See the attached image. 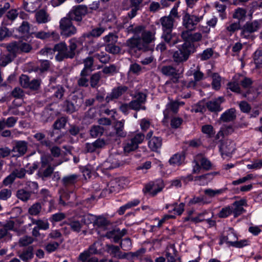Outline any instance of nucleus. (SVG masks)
Masks as SVG:
<instances>
[{"mask_svg":"<svg viewBox=\"0 0 262 262\" xmlns=\"http://www.w3.org/2000/svg\"><path fill=\"white\" fill-rule=\"evenodd\" d=\"M133 32L134 36L127 40V46L131 49L148 50V45L155 40L154 35L150 31L145 30L142 26L136 27Z\"/></svg>","mask_w":262,"mask_h":262,"instance_id":"obj_1","label":"nucleus"},{"mask_svg":"<svg viewBox=\"0 0 262 262\" xmlns=\"http://www.w3.org/2000/svg\"><path fill=\"white\" fill-rule=\"evenodd\" d=\"M262 26L260 20H254L247 21L241 28V37L245 39L254 38L253 33L257 32Z\"/></svg>","mask_w":262,"mask_h":262,"instance_id":"obj_2","label":"nucleus"},{"mask_svg":"<svg viewBox=\"0 0 262 262\" xmlns=\"http://www.w3.org/2000/svg\"><path fill=\"white\" fill-rule=\"evenodd\" d=\"M70 17H63L59 21L60 35L64 37H69L77 33V29L73 24Z\"/></svg>","mask_w":262,"mask_h":262,"instance_id":"obj_3","label":"nucleus"},{"mask_svg":"<svg viewBox=\"0 0 262 262\" xmlns=\"http://www.w3.org/2000/svg\"><path fill=\"white\" fill-rule=\"evenodd\" d=\"M193 163L194 165L192 172L194 173L200 172L202 168L205 170H209L212 166L211 162L202 154L196 155L194 157Z\"/></svg>","mask_w":262,"mask_h":262,"instance_id":"obj_4","label":"nucleus"},{"mask_svg":"<svg viewBox=\"0 0 262 262\" xmlns=\"http://www.w3.org/2000/svg\"><path fill=\"white\" fill-rule=\"evenodd\" d=\"M187 76H193L194 80L189 82L184 81L183 82L184 86L187 88H195L198 82L202 80L204 78V74L200 71L199 67L198 66L195 68L191 67L186 73Z\"/></svg>","mask_w":262,"mask_h":262,"instance_id":"obj_5","label":"nucleus"},{"mask_svg":"<svg viewBox=\"0 0 262 262\" xmlns=\"http://www.w3.org/2000/svg\"><path fill=\"white\" fill-rule=\"evenodd\" d=\"M190 51L188 45L185 42L179 46L178 50L173 53L172 58L175 62L180 63L186 61L188 59Z\"/></svg>","mask_w":262,"mask_h":262,"instance_id":"obj_6","label":"nucleus"},{"mask_svg":"<svg viewBox=\"0 0 262 262\" xmlns=\"http://www.w3.org/2000/svg\"><path fill=\"white\" fill-rule=\"evenodd\" d=\"M202 19V16L186 13L183 17V26L187 30V31H193Z\"/></svg>","mask_w":262,"mask_h":262,"instance_id":"obj_7","label":"nucleus"},{"mask_svg":"<svg viewBox=\"0 0 262 262\" xmlns=\"http://www.w3.org/2000/svg\"><path fill=\"white\" fill-rule=\"evenodd\" d=\"M32 49L29 43L23 41L13 42L7 46L8 51L14 54L23 52L28 53Z\"/></svg>","mask_w":262,"mask_h":262,"instance_id":"obj_8","label":"nucleus"},{"mask_svg":"<svg viewBox=\"0 0 262 262\" xmlns=\"http://www.w3.org/2000/svg\"><path fill=\"white\" fill-rule=\"evenodd\" d=\"M91 13L88 7L85 5H80L74 6L69 12V17L72 20L80 21L82 20V16L88 13Z\"/></svg>","mask_w":262,"mask_h":262,"instance_id":"obj_9","label":"nucleus"},{"mask_svg":"<svg viewBox=\"0 0 262 262\" xmlns=\"http://www.w3.org/2000/svg\"><path fill=\"white\" fill-rule=\"evenodd\" d=\"M164 187L163 182L158 180L154 182H150L145 186L143 189L144 193L154 196L160 192Z\"/></svg>","mask_w":262,"mask_h":262,"instance_id":"obj_10","label":"nucleus"},{"mask_svg":"<svg viewBox=\"0 0 262 262\" xmlns=\"http://www.w3.org/2000/svg\"><path fill=\"white\" fill-rule=\"evenodd\" d=\"M120 156L118 154H112L109 156L107 160L104 162L101 166V168L103 170H111L120 166L121 161Z\"/></svg>","mask_w":262,"mask_h":262,"instance_id":"obj_11","label":"nucleus"},{"mask_svg":"<svg viewBox=\"0 0 262 262\" xmlns=\"http://www.w3.org/2000/svg\"><path fill=\"white\" fill-rule=\"evenodd\" d=\"M169 102L166 104V108L163 111V115L165 119L169 118L170 112L173 114L177 113L179 106L183 105L185 103L183 101H174L169 98Z\"/></svg>","mask_w":262,"mask_h":262,"instance_id":"obj_12","label":"nucleus"},{"mask_svg":"<svg viewBox=\"0 0 262 262\" xmlns=\"http://www.w3.org/2000/svg\"><path fill=\"white\" fill-rule=\"evenodd\" d=\"M227 232L226 235H223L220 237L219 244L222 245L226 244L228 246H232V243L238 239L237 234L234 229L231 228H229Z\"/></svg>","mask_w":262,"mask_h":262,"instance_id":"obj_13","label":"nucleus"},{"mask_svg":"<svg viewBox=\"0 0 262 262\" xmlns=\"http://www.w3.org/2000/svg\"><path fill=\"white\" fill-rule=\"evenodd\" d=\"M85 38V35H82L79 38H72L69 40V47L68 48L67 58H72L75 55V51L77 47V44L82 45Z\"/></svg>","mask_w":262,"mask_h":262,"instance_id":"obj_14","label":"nucleus"},{"mask_svg":"<svg viewBox=\"0 0 262 262\" xmlns=\"http://www.w3.org/2000/svg\"><path fill=\"white\" fill-rule=\"evenodd\" d=\"M127 89L128 88L127 86L122 85L114 88L112 90V92L106 96V101L110 102L114 99H118L124 94L127 91Z\"/></svg>","mask_w":262,"mask_h":262,"instance_id":"obj_15","label":"nucleus"},{"mask_svg":"<svg viewBox=\"0 0 262 262\" xmlns=\"http://www.w3.org/2000/svg\"><path fill=\"white\" fill-rule=\"evenodd\" d=\"M247 206V201L244 199L236 201L232 204L231 206L232 208L233 214L234 217H237L245 212V210L244 209V207Z\"/></svg>","mask_w":262,"mask_h":262,"instance_id":"obj_16","label":"nucleus"},{"mask_svg":"<svg viewBox=\"0 0 262 262\" xmlns=\"http://www.w3.org/2000/svg\"><path fill=\"white\" fill-rule=\"evenodd\" d=\"M54 48L55 52H58V53L55 57L57 61H62L64 58H67L68 47L64 42H61L56 44L54 46Z\"/></svg>","mask_w":262,"mask_h":262,"instance_id":"obj_17","label":"nucleus"},{"mask_svg":"<svg viewBox=\"0 0 262 262\" xmlns=\"http://www.w3.org/2000/svg\"><path fill=\"white\" fill-rule=\"evenodd\" d=\"M224 101V98L219 97L216 99L211 100L206 103V107L211 112H220L222 109L221 104Z\"/></svg>","mask_w":262,"mask_h":262,"instance_id":"obj_18","label":"nucleus"},{"mask_svg":"<svg viewBox=\"0 0 262 262\" xmlns=\"http://www.w3.org/2000/svg\"><path fill=\"white\" fill-rule=\"evenodd\" d=\"M123 178H116L111 180L107 185V187L111 192H118L124 187Z\"/></svg>","mask_w":262,"mask_h":262,"instance_id":"obj_19","label":"nucleus"},{"mask_svg":"<svg viewBox=\"0 0 262 262\" xmlns=\"http://www.w3.org/2000/svg\"><path fill=\"white\" fill-rule=\"evenodd\" d=\"M162 38L169 46H174L180 41L178 35L171 32H163Z\"/></svg>","mask_w":262,"mask_h":262,"instance_id":"obj_20","label":"nucleus"},{"mask_svg":"<svg viewBox=\"0 0 262 262\" xmlns=\"http://www.w3.org/2000/svg\"><path fill=\"white\" fill-rule=\"evenodd\" d=\"M235 150V144L233 141H226L223 142L220 147L222 155L230 156Z\"/></svg>","mask_w":262,"mask_h":262,"instance_id":"obj_21","label":"nucleus"},{"mask_svg":"<svg viewBox=\"0 0 262 262\" xmlns=\"http://www.w3.org/2000/svg\"><path fill=\"white\" fill-rule=\"evenodd\" d=\"M27 150V143L24 141H16L13 147V151L16 154V157L24 155Z\"/></svg>","mask_w":262,"mask_h":262,"instance_id":"obj_22","label":"nucleus"},{"mask_svg":"<svg viewBox=\"0 0 262 262\" xmlns=\"http://www.w3.org/2000/svg\"><path fill=\"white\" fill-rule=\"evenodd\" d=\"M190 31H185L182 32L181 34L182 37L187 41L192 42L199 41L201 40L202 35L201 33H191Z\"/></svg>","mask_w":262,"mask_h":262,"instance_id":"obj_23","label":"nucleus"},{"mask_svg":"<svg viewBox=\"0 0 262 262\" xmlns=\"http://www.w3.org/2000/svg\"><path fill=\"white\" fill-rule=\"evenodd\" d=\"M160 21L162 25L163 32H171L173 27V18H170L168 16L162 17Z\"/></svg>","mask_w":262,"mask_h":262,"instance_id":"obj_24","label":"nucleus"},{"mask_svg":"<svg viewBox=\"0 0 262 262\" xmlns=\"http://www.w3.org/2000/svg\"><path fill=\"white\" fill-rule=\"evenodd\" d=\"M40 3L38 0H24V8L30 12H35L39 7Z\"/></svg>","mask_w":262,"mask_h":262,"instance_id":"obj_25","label":"nucleus"},{"mask_svg":"<svg viewBox=\"0 0 262 262\" xmlns=\"http://www.w3.org/2000/svg\"><path fill=\"white\" fill-rule=\"evenodd\" d=\"M35 19L38 24H46L51 20L49 14L44 10H40L36 12Z\"/></svg>","mask_w":262,"mask_h":262,"instance_id":"obj_26","label":"nucleus"},{"mask_svg":"<svg viewBox=\"0 0 262 262\" xmlns=\"http://www.w3.org/2000/svg\"><path fill=\"white\" fill-rule=\"evenodd\" d=\"M185 158L183 153H176L169 159L168 162L173 166H179L184 162Z\"/></svg>","mask_w":262,"mask_h":262,"instance_id":"obj_27","label":"nucleus"},{"mask_svg":"<svg viewBox=\"0 0 262 262\" xmlns=\"http://www.w3.org/2000/svg\"><path fill=\"white\" fill-rule=\"evenodd\" d=\"M84 68L81 72V75H89L94 69H93L94 60L93 58L88 57L84 61Z\"/></svg>","mask_w":262,"mask_h":262,"instance_id":"obj_28","label":"nucleus"},{"mask_svg":"<svg viewBox=\"0 0 262 262\" xmlns=\"http://www.w3.org/2000/svg\"><path fill=\"white\" fill-rule=\"evenodd\" d=\"M185 204L181 203L179 204H174L172 205H167L166 208L168 210L169 212H173L174 215H181L184 210Z\"/></svg>","mask_w":262,"mask_h":262,"instance_id":"obj_29","label":"nucleus"},{"mask_svg":"<svg viewBox=\"0 0 262 262\" xmlns=\"http://www.w3.org/2000/svg\"><path fill=\"white\" fill-rule=\"evenodd\" d=\"M162 146V139L160 137H153L148 141V147L152 151H157Z\"/></svg>","mask_w":262,"mask_h":262,"instance_id":"obj_30","label":"nucleus"},{"mask_svg":"<svg viewBox=\"0 0 262 262\" xmlns=\"http://www.w3.org/2000/svg\"><path fill=\"white\" fill-rule=\"evenodd\" d=\"M235 117V110L234 108H230L221 115V119L224 122H229L233 121Z\"/></svg>","mask_w":262,"mask_h":262,"instance_id":"obj_31","label":"nucleus"},{"mask_svg":"<svg viewBox=\"0 0 262 262\" xmlns=\"http://www.w3.org/2000/svg\"><path fill=\"white\" fill-rule=\"evenodd\" d=\"M110 224L108 221L102 216H96L94 222V227L105 229L106 227Z\"/></svg>","mask_w":262,"mask_h":262,"instance_id":"obj_32","label":"nucleus"},{"mask_svg":"<svg viewBox=\"0 0 262 262\" xmlns=\"http://www.w3.org/2000/svg\"><path fill=\"white\" fill-rule=\"evenodd\" d=\"M161 72L163 74L166 76H172L175 78L178 77V71L176 68L171 66L163 67L161 69Z\"/></svg>","mask_w":262,"mask_h":262,"instance_id":"obj_33","label":"nucleus"},{"mask_svg":"<svg viewBox=\"0 0 262 262\" xmlns=\"http://www.w3.org/2000/svg\"><path fill=\"white\" fill-rule=\"evenodd\" d=\"M247 11L242 8H238L234 10L232 17L234 19L240 21H244L246 16Z\"/></svg>","mask_w":262,"mask_h":262,"instance_id":"obj_34","label":"nucleus"},{"mask_svg":"<svg viewBox=\"0 0 262 262\" xmlns=\"http://www.w3.org/2000/svg\"><path fill=\"white\" fill-rule=\"evenodd\" d=\"M108 252L112 254L113 256L119 258H123L125 257V254H122L120 251L119 247L114 245L107 246Z\"/></svg>","mask_w":262,"mask_h":262,"instance_id":"obj_35","label":"nucleus"},{"mask_svg":"<svg viewBox=\"0 0 262 262\" xmlns=\"http://www.w3.org/2000/svg\"><path fill=\"white\" fill-rule=\"evenodd\" d=\"M239 83L238 79H236V76H235L234 78V80L228 83L227 88L233 92L242 94Z\"/></svg>","mask_w":262,"mask_h":262,"instance_id":"obj_36","label":"nucleus"},{"mask_svg":"<svg viewBox=\"0 0 262 262\" xmlns=\"http://www.w3.org/2000/svg\"><path fill=\"white\" fill-rule=\"evenodd\" d=\"M258 94L257 90L254 88H250L247 92L242 93L243 96L247 98L249 100H254L258 96Z\"/></svg>","mask_w":262,"mask_h":262,"instance_id":"obj_37","label":"nucleus"},{"mask_svg":"<svg viewBox=\"0 0 262 262\" xmlns=\"http://www.w3.org/2000/svg\"><path fill=\"white\" fill-rule=\"evenodd\" d=\"M124 124V120L117 121L116 124V135L118 137H124L126 135V133L123 131Z\"/></svg>","mask_w":262,"mask_h":262,"instance_id":"obj_38","label":"nucleus"},{"mask_svg":"<svg viewBox=\"0 0 262 262\" xmlns=\"http://www.w3.org/2000/svg\"><path fill=\"white\" fill-rule=\"evenodd\" d=\"M19 256L20 258L24 261H27L32 259L33 256L32 247H29L27 249L24 251Z\"/></svg>","mask_w":262,"mask_h":262,"instance_id":"obj_39","label":"nucleus"},{"mask_svg":"<svg viewBox=\"0 0 262 262\" xmlns=\"http://www.w3.org/2000/svg\"><path fill=\"white\" fill-rule=\"evenodd\" d=\"M105 30V28L104 27H98L93 29L90 33L84 34L82 35H85V37H89L92 36L95 37H98L101 35Z\"/></svg>","mask_w":262,"mask_h":262,"instance_id":"obj_40","label":"nucleus"},{"mask_svg":"<svg viewBox=\"0 0 262 262\" xmlns=\"http://www.w3.org/2000/svg\"><path fill=\"white\" fill-rule=\"evenodd\" d=\"M212 86L214 90H219L221 86V77L217 73H213L212 75Z\"/></svg>","mask_w":262,"mask_h":262,"instance_id":"obj_41","label":"nucleus"},{"mask_svg":"<svg viewBox=\"0 0 262 262\" xmlns=\"http://www.w3.org/2000/svg\"><path fill=\"white\" fill-rule=\"evenodd\" d=\"M253 59L256 67L262 68V49H257L254 52Z\"/></svg>","mask_w":262,"mask_h":262,"instance_id":"obj_42","label":"nucleus"},{"mask_svg":"<svg viewBox=\"0 0 262 262\" xmlns=\"http://www.w3.org/2000/svg\"><path fill=\"white\" fill-rule=\"evenodd\" d=\"M32 223L41 230H46L49 228V223L47 220H33Z\"/></svg>","mask_w":262,"mask_h":262,"instance_id":"obj_43","label":"nucleus"},{"mask_svg":"<svg viewBox=\"0 0 262 262\" xmlns=\"http://www.w3.org/2000/svg\"><path fill=\"white\" fill-rule=\"evenodd\" d=\"M233 132V128L230 126H223L217 134L218 138L220 137L227 136Z\"/></svg>","mask_w":262,"mask_h":262,"instance_id":"obj_44","label":"nucleus"},{"mask_svg":"<svg viewBox=\"0 0 262 262\" xmlns=\"http://www.w3.org/2000/svg\"><path fill=\"white\" fill-rule=\"evenodd\" d=\"M103 131L102 127L98 125L93 126L90 130V135L92 137L96 138L102 135Z\"/></svg>","mask_w":262,"mask_h":262,"instance_id":"obj_45","label":"nucleus"},{"mask_svg":"<svg viewBox=\"0 0 262 262\" xmlns=\"http://www.w3.org/2000/svg\"><path fill=\"white\" fill-rule=\"evenodd\" d=\"M50 32H45L42 30L32 33L33 37L41 40L50 38Z\"/></svg>","mask_w":262,"mask_h":262,"instance_id":"obj_46","label":"nucleus"},{"mask_svg":"<svg viewBox=\"0 0 262 262\" xmlns=\"http://www.w3.org/2000/svg\"><path fill=\"white\" fill-rule=\"evenodd\" d=\"M241 25L239 22H234L230 24L226 27V30L229 32L230 35H231L236 30L240 29Z\"/></svg>","mask_w":262,"mask_h":262,"instance_id":"obj_47","label":"nucleus"},{"mask_svg":"<svg viewBox=\"0 0 262 262\" xmlns=\"http://www.w3.org/2000/svg\"><path fill=\"white\" fill-rule=\"evenodd\" d=\"M30 195V192L24 189H20L17 192V197L23 201L28 200Z\"/></svg>","mask_w":262,"mask_h":262,"instance_id":"obj_48","label":"nucleus"},{"mask_svg":"<svg viewBox=\"0 0 262 262\" xmlns=\"http://www.w3.org/2000/svg\"><path fill=\"white\" fill-rule=\"evenodd\" d=\"M138 147L136 143H135L132 139L126 141L124 146L125 152H129L136 149Z\"/></svg>","mask_w":262,"mask_h":262,"instance_id":"obj_49","label":"nucleus"},{"mask_svg":"<svg viewBox=\"0 0 262 262\" xmlns=\"http://www.w3.org/2000/svg\"><path fill=\"white\" fill-rule=\"evenodd\" d=\"M129 104L131 110H133L136 111H139L140 110H146V107L140 102H138V100H132L129 102Z\"/></svg>","mask_w":262,"mask_h":262,"instance_id":"obj_50","label":"nucleus"},{"mask_svg":"<svg viewBox=\"0 0 262 262\" xmlns=\"http://www.w3.org/2000/svg\"><path fill=\"white\" fill-rule=\"evenodd\" d=\"M94 57L98 59L101 62L106 63L109 62L110 57L108 55L104 52H100V53H96Z\"/></svg>","mask_w":262,"mask_h":262,"instance_id":"obj_51","label":"nucleus"},{"mask_svg":"<svg viewBox=\"0 0 262 262\" xmlns=\"http://www.w3.org/2000/svg\"><path fill=\"white\" fill-rule=\"evenodd\" d=\"M233 210L231 206H228L223 208L219 213V216L222 218L227 217L232 213Z\"/></svg>","mask_w":262,"mask_h":262,"instance_id":"obj_52","label":"nucleus"},{"mask_svg":"<svg viewBox=\"0 0 262 262\" xmlns=\"http://www.w3.org/2000/svg\"><path fill=\"white\" fill-rule=\"evenodd\" d=\"M96 220V216L91 214H86L83 216L82 222L85 225H89L93 223L94 226V222Z\"/></svg>","mask_w":262,"mask_h":262,"instance_id":"obj_53","label":"nucleus"},{"mask_svg":"<svg viewBox=\"0 0 262 262\" xmlns=\"http://www.w3.org/2000/svg\"><path fill=\"white\" fill-rule=\"evenodd\" d=\"M247 167L249 169H259L262 167V159H257L253 161L251 164L247 165Z\"/></svg>","mask_w":262,"mask_h":262,"instance_id":"obj_54","label":"nucleus"},{"mask_svg":"<svg viewBox=\"0 0 262 262\" xmlns=\"http://www.w3.org/2000/svg\"><path fill=\"white\" fill-rule=\"evenodd\" d=\"M225 190V189H220L215 190L206 189L204 190V193L210 197H213L215 195L222 194L223 192H224Z\"/></svg>","mask_w":262,"mask_h":262,"instance_id":"obj_55","label":"nucleus"},{"mask_svg":"<svg viewBox=\"0 0 262 262\" xmlns=\"http://www.w3.org/2000/svg\"><path fill=\"white\" fill-rule=\"evenodd\" d=\"M67 123V119L65 117H61L57 119L53 124L55 129H60L63 128Z\"/></svg>","mask_w":262,"mask_h":262,"instance_id":"obj_56","label":"nucleus"},{"mask_svg":"<svg viewBox=\"0 0 262 262\" xmlns=\"http://www.w3.org/2000/svg\"><path fill=\"white\" fill-rule=\"evenodd\" d=\"M55 53L54 48H51L48 47H46L42 49L40 51L39 53L42 55H46L49 58H52L53 54Z\"/></svg>","mask_w":262,"mask_h":262,"instance_id":"obj_57","label":"nucleus"},{"mask_svg":"<svg viewBox=\"0 0 262 262\" xmlns=\"http://www.w3.org/2000/svg\"><path fill=\"white\" fill-rule=\"evenodd\" d=\"M100 72H97L92 75L90 80L91 85L92 87L95 88L97 86L100 80Z\"/></svg>","mask_w":262,"mask_h":262,"instance_id":"obj_58","label":"nucleus"},{"mask_svg":"<svg viewBox=\"0 0 262 262\" xmlns=\"http://www.w3.org/2000/svg\"><path fill=\"white\" fill-rule=\"evenodd\" d=\"M41 208L39 203L34 204L29 208V212L31 215H36L40 212Z\"/></svg>","mask_w":262,"mask_h":262,"instance_id":"obj_59","label":"nucleus"},{"mask_svg":"<svg viewBox=\"0 0 262 262\" xmlns=\"http://www.w3.org/2000/svg\"><path fill=\"white\" fill-rule=\"evenodd\" d=\"M59 246V243L56 242H51L46 246L45 249L48 253H51L57 249Z\"/></svg>","mask_w":262,"mask_h":262,"instance_id":"obj_60","label":"nucleus"},{"mask_svg":"<svg viewBox=\"0 0 262 262\" xmlns=\"http://www.w3.org/2000/svg\"><path fill=\"white\" fill-rule=\"evenodd\" d=\"M78 178L76 174H72L67 177H65L63 179V183L65 185H70L74 184Z\"/></svg>","mask_w":262,"mask_h":262,"instance_id":"obj_61","label":"nucleus"},{"mask_svg":"<svg viewBox=\"0 0 262 262\" xmlns=\"http://www.w3.org/2000/svg\"><path fill=\"white\" fill-rule=\"evenodd\" d=\"M103 72L106 74L113 75L118 72L116 66L114 64H111L109 66L105 67L103 70Z\"/></svg>","mask_w":262,"mask_h":262,"instance_id":"obj_62","label":"nucleus"},{"mask_svg":"<svg viewBox=\"0 0 262 262\" xmlns=\"http://www.w3.org/2000/svg\"><path fill=\"white\" fill-rule=\"evenodd\" d=\"M208 176V174H206L199 177H196L194 178V181L200 185H206L208 183L207 177Z\"/></svg>","mask_w":262,"mask_h":262,"instance_id":"obj_63","label":"nucleus"},{"mask_svg":"<svg viewBox=\"0 0 262 262\" xmlns=\"http://www.w3.org/2000/svg\"><path fill=\"white\" fill-rule=\"evenodd\" d=\"M105 50L108 53L116 54L120 52V48L118 46L109 44L106 46Z\"/></svg>","mask_w":262,"mask_h":262,"instance_id":"obj_64","label":"nucleus"}]
</instances>
